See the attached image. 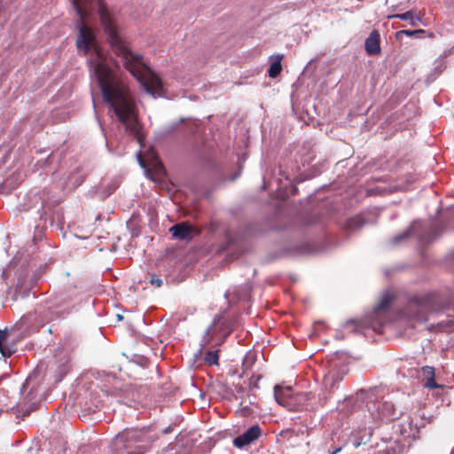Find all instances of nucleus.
Instances as JSON below:
<instances>
[{
	"mask_svg": "<svg viewBox=\"0 0 454 454\" xmlns=\"http://www.w3.org/2000/svg\"><path fill=\"white\" fill-rule=\"evenodd\" d=\"M88 1L71 0L72 5L79 16L76 47L83 56L91 51L88 60L90 71L97 79L104 101L114 110V114H137L138 108L135 98L128 86L109 67L107 57L98 44L93 30L84 22V19L88 15L86 10Z\"/></svg>",
	"mask_w": 454,
	"mask_h": 454,
	"instance_id": "obj_1",
	"label": "nucleus"
},
{
	"mask_svg": "<svg viewBox=\"0 0 454 454\" xmlns=\"http://www.w3.org/2000/svg\"><path fill=\"white\" fill-rule=\"evenodd\" d=\"M98 15L107 41L123 67L139 82L146 93L153 98L164 97L166 91L161 78L143 61L141 55L131 51L129 42L121 35L114 19L101 1L98 2Z\"/></svg>",
	"mask_w": 454,
	"mask_h": 454,
	"instance_id": "obj_2",
	"label": "nucleus"
},
{
	"mask_svg": "<svg viewBox=\"0 0 454 454\" xmlns=\"http://www.w3.org/2000/svg\"><path fill=\"white\" fill-rule=\"evenodd\" d=\"M442 311V307L436 294L417 293L407 298L405 305L400 309V317L409 327L414 328L427 322L431 315Z\"/></svg>",
	"mask_w": 454,
	"mask_h": 454,
	"instance_id": "obj_3",
	"label": "nucleus"
},
{
	"mask_svg": "<svg viewBox=\"0 0 454 454\" xmlns=\"http://www.w3.org/2000/svg\"><path fill=\"white\" fill-rule=\"evenodd\" d=\"M348 372L347 365L337 361L331 362L323 379V389L319 397L321 405H325L332 400H334L339 407L340 403L347 402L352 405H357L360 400L355 395L342 394L341 381Z\"/></svg>",
	"mask_w": 454,
	"mask_h": 454,
	"instance_id": "obj_4",
	"label": "nucleus"
},
{
	"mask_svg": "<svg viewBox=\"0 0 454 454\" xmlns=\"http://www.w3.org/2000/svg\"><path fill=\"white\" fill-rule=\"evenodd\" d=\"M385 387L374 386L368 389L361 388L356 392L357 406L365 403L371 418L374 421H394L401 416L391 401L384 400Z\"/></svg>",
	"mask_w": 454,
	"mask_h": 454,
	"instance_id": "obj_5",
	"label": "nucleus"
},
{
	"mask_svg": "<svg viewBox=\"0 0 454 454\" xmlns=\"http://www.w3.org/2000/svg\"><path fill=\"white\" fill-rule=\"evenodd\" d=\"M263 231L257 222L241 223L232 233H228L219 250L236 259L249 249L251 239L262 234Z\"/></svg>",
	"mask_w": 454,
	"mask_h": 454,
	"instance_id": "obj_6",
	"label": "nucleus"
},
{
	"mask_svg": "<svg viewBox=\"0 0 454 454\" xmlns=\"http://www.w3.org/2000/svg\"><path fill=\"white\" fill-rule=\"evenodd\" d=\"M442 230L438 223L431 220H414L409 227L390 239L393 246L401 245L411 237H415L420 245H427L435 239Z\"/></svg>",
	"mask_w": 454,
	"mask_h": 454,
	"instance_id": "obj_7",
	"label": "nucleus"
},
{
	"mask_svg": "<svg viewBox=\"0 0 454 454\" xmlns=\"http://www.w3.org/2000/svg\"><path fill=\"white\" fill-rule=\"evenodd\" d=\"M115 444L120 443L127 454H145L155 441L150 434V427L125 428L114 437Z\"/></svg>",
	"mask_w": 454,
	"mask_h": 454,
	"instance_id": "obj_8",
	"label": "nucleus"
},
{
	"mask_svg": "<svg viewBox=\"0 0 454 454\" xmlns=\"http://www.w3.org/2000/svg\"><path fill=\"white\" fill-rule=\"evenodd\" d=\"M227 309L215 315L203 335L210 340L212 348L220 347L234 330L233 320L226 317Z\"/></svg>",
	"mask_w": 454,
	"mask_h": 454,
	"instance_id": "obj_9",
	"label": "nucleus"
},
{
	"mask_svg": "<svg viewBox=\"0 0 454 454\" xmlns=\"http://www.w3.org/2000/svg\"><path fill=\"white\" fill-rule=\"evenodd\" d=\"M393 302V296L388 291H385L370 315L367 316V327L372 328L374 332L381 333L382 328L387 324V314L389 307Z\"/></svg>",
	"mask_w": 454,
	"mask_h": 454,
	"instance_id": "obj_10",
	"label": "nucleus"
},
{
	"mask_svg": "<svg viewBox=\"0 0 454 454\" xmlns=\"http://www.w3.org/2000/svg\"><path fill=\"white\" fill-rule=\"evenodd\" d=\"M110 117L119 128H123L126 133L136 138L140 147L144 146L145 136L138 115H110Z\"/></svg>",
	"mask_w": 454,
	"mask_h": 454,
	"instance_id": "obj_11",
	"label": "nucleus"
},
{
	"mask_svg": "<svg viewBox=\"0 0 454 454\" xmlns=\"http://www.w3.org/2000/svg\"><path fill=\"white\" fill-rule=\"evenodd\" d=\"M326 247L325 240L316 242L309 239L286 246L284 252L290 256L312 255L325 251Z\"/></svg>",
	"mask_w": 454,
	"mask_h": 454,
	"instance_id": "obj_12",
	"label": "nucleus"
},
{
	"mask_svg": "<svg viewBox=\"0 0 454 454\" xmlns=\"http://www.w3.org/2000/svg\"><path fill=\"white\" fill-rule=\"evenodd\" d=\"M40 278V273L35 272L32 276H28L26 272L20 271L17 278V284L15 288V297L21 299L29 296L31 290L37 284Z\"/></svg>",
	"mask_w": 454,
	"mask_h": 454,
	"instance_id": "obj_13",
	"label": "nucleus"
},
{
	"mask_svg": "<svg viewBox=\"0 0 454 454\" xmlns=\"http://www.w3.org/2000/svg\"><path fill=\"white\" fill-rule=\"evenodd\" d=\"M262 434V429L259 424H254L233 439V446L237 449H243L256 441Z\"/></svg>",
	"mask_w": 454,
	"mask_h": 454,
	"instance_id": "obj_14",
	"label": "nucleus"
},
{
	"mask_svg": "<svg viewBox=\"0 0 454 454\" xmlns=\"http://www.w3.org/2000/svg\"><path fill=\"white\" fill-rule=\"evenodd\" d=\"M372 431L371 428L361 429L351 434L347 441L346 445L352 449H358L360 447L363 449H367L369 445L376 443L372 442Z\"/></svg>",
	"mask_w": 454,
	"mask_h": 454,
	"instance_id": "obj_15",
	"label": "nucleus"
},
{
	"mask_svg": "<svg viewBox=\"0 0 454 454\" xmlns=\"http://www.w3.org/2000/svg\"><path fill=\"white\" fill-rule=\"evenodd\" d=\"M251 290L252 286L248 283L239 286H233L225 292L224 298L228 301L229 306H231L236 302L248 299Z\"/></svg>",
	"mask_w": 454,
	"mask_h": 454,
	"instance_id": "obj_16",
	"label": "nucleus"
},
{
	"mask_svg": "<svg viewBox=\"0 0 454 454\" xmlns=\"http://www.w3.org/2000/svg\"><path fill=\"white\" fill-rule=\"evenodd\" d=\"M394 429L395 433H399L404 440L415 441L419 438L420 426L411 419L406 422L395 425Z\"/></svg>",
	"mask_w": 454,
	"mask_h": 454,
	"instance_id": "obj_17",
	"label": "nucleus"
},
{
	"mask_svg": "<svg viewBox=\"0 0 454 454\" xmlns=\"http://www.w3.org/2000/svg\"><path fill=\"white\" fill-rule=\"evenodd\" d=\"M40 376V372L38 369L34 370L26 379L25 382L20 387V394L24 395L26 391H27V395L25 396L26 402L28 403L32 401L34 392L36 390V387L39 386L41 380L38 379Z\"/></svg>",
	"mask_w": 454,
	"mask_h": 454,
	"instance_id": "obj_18",
	"label": "nucleus"
},
{
	"mask_svg": "<svg viewBox=\"0 0 454 454\" xmlns=\"http://www.w3.org/2000/svg\"><path fill=\"white\" fill-rule=\"evenodd\" d=\"M173 238L182 241H191L195 234L194 228L187 223L174 224L169 228Z\"/></svg>",
	"mask_w": 454,
	"mask_h": 454,
	"instance_id": "obj_19",
	"label": "nucleus"
},
{
	"mask_svg": "<svg viewBox=\"0 0 454 454\" xmlns=\"http://www.w3.org/2000/svg\"><path fill=\"white\" fill-rule=\"evenodd\" d=\"M390 442L386 439H381V443L376 442L375 444H371L367 449H362L363 454H397L400 450Z\"/></svg>",
	"mask_w": 454,
	"mask_h": 454,
	"instance_id": "obj_20",
	"label": "nucleus"
},
{
	"mask_svg": "<svg viewBox=\"0 0 454 454\" xmlns=\"http://www.w3.org/2000/svg\"><path fill=\"white\" fill-rule=\"evenodd\" d=\"M364 50L370 56H378L381 53L380 35L378 30H372L365 39Z\"/></svg>",
	"mask_w": 454,
	"mask_h": 454,
	"instance_id": "obj_21",
	"label": "nucleus"
},
{
	"mask_svg": "<svg viewBox=\"0 0 454 454\" xmlns=\"http://www.w3.org/2000/svg\"><path fill=\"white\" fill-rule=\"evenodd\" d=\"M8 332L6 329L0 330V354L1 357H10L17 351L14 344H6Z\"/></svg>",
	"mask_w": 454,
	"mask_h": 454,
	"instance_id": "obj_22",
	"label": "nucleus"
},
{
	"mask_svg": "<svg viewBox=\"0 0 454 454\" xmlns=\"http://www.w3.org/2000/svg\"><path fill=\"white\" fill-rule=\"evenodd\" d=\"M425 375V387L428 388H437L440 386L434 380V368L432 366L426 365L422 368Z\"/></svg>",
	"mask_w": 454,
	"mask_h": 454,
	"instance_id": "obj_23",
	"label": "nucleus"
},
{
	"mask_svg": "<svg viewBox=\"0 0 454 454\" xmlns=\"http://www.w3.org/2000/svg\"><path fill=\"white\" fill-rule=\"evenodd\" d=\"M215 348H210L207 351H206L204 356V362L208 365H219V352L220 350Z\"/></svg>",
	"mask_w": 454,
	"mask_h": 454,
	"instance_id": "obj_24",
	"label": "nucleus"
},
{
	"mask_svg": "<svg viewBox=\"0 0 454 454\" xmlns=\"http://www.w3.org/2000/svg\"><path fill=\"white\" fill-rule=\"evenodd\" d=\"M350 328V332H356L357 331V323L356 320L354 319H349L348 321H346L342 326H341V329H339L336 331V333H335V339L337 340H342L344 339V333H343V330H348Z\"/></svg>",
	"mask_w": 454,
	"mask_h": 454,
	"instance_id": "obj_25",
	"label": "nucleus"
},
{
	"mask_svg": "<svg viewBox=\"0 0 454 454\" xmlns=\"http://www.w3.org/2000/svg\"><path fill=\"white\" fill-rule=\"evenodd\" d=\"M113 395L116 399L118 403L128 404L130 401L129 395V393L128 391V387H126L124 389L120 388H114L113 390Z\"/></svg>",
	"mask_w": 454,
	"mask_h": 454,
	"instance_id": "obj_26",
	"label": "nucleus"
},
{
	"mask_svg": "<svg viewBox=\"0 0 454 454\" xmlns=\"http://www.w3.org/2000/svg\"><path fill=\"white\" fill-rule=\"evenodd\" d=\"M47 219V213L45 210V203L42 201L39 207H36L35 221L38 222L36 227H40L41 223H45Z\"/></svg>",
	"mask_w": 454,
	"mask_h": 454,
	"instance_id": "obj_27",
	"label": "nucleus"
},
{
	"mask_svg": "<svg viewBox=\"0 0 454 454\" xmlns=\"http://www.w3.org/2000/svg\"><path fill=\"white\" fill-rule=\"evenodd\" d=\"M69 368L70 366L67 361H65L59 364L54 375L55 382H60L68 373Z\"/></svg>",
	"mask_w": 454,
	"mask_h": 454,
	"instance_id": "obj_28",
	"label": "nucleus"
},
{
	"mask_svg": "<svg viewBox=\"0 0 454 454\" xmlns=\"http://www.w3.org/2000/svg\"><path fill=\"white\" fill-rule=\"evenodd\" d=\"M393 17L400 19L402 20H408L410 24L412 26H416L418 24V21L420 20L419 17L414 15L413 11H408L404 13L394 15Z\"/></svg>",
	"mask_w": 454,
	"mask_h": 454,
	"instance_id": "obj_29",
	"label": "nucleus"
},
{
	"mask_svg": "<svg viewBox=\"0 0 454 454\" xmlns=\"http://www.w3.org/2000/svg\"><path fill=\"white\" fill-rule=\"evenodd\" d=\"M281 58L278 57V59L272 62L270 66V68L268 70L269 76L271 78H276L282 71V65H281Z\"/></svg>",
	"mask_w": 454,
	"mask_h": 454,
	"instance_id": "obj_30",
	"label": "nucleus"
},
{
	"mask_svg": "<svg viewBox=\"0 0 454 454\" xmlns=\"http://www.w3.org/2000/svg\"><path fill=\"white\" fill-rule=\"evenodd\" d=\"M299 122H302L305 125H311L313 127L321 126L319 120H316L313 115H294Z\"/></svg>",
	"mask_w": 454,
	"mask_h": 454,
	"instance_id": "obj_31",
	"label": "nucleus"
},
{
	"mask_svg": "<svg viewBox=\"0 0 454 454\" xmlns=\"http://www.w3.org/2000/svg\"><path fill=\"white\" fill-rule=\"evenodd\" d=\"M200 348L193 355V358L195 361L199 360L201 357L203 351L206 348H207V347L212 348V344L210 343V340H207V338H205L204 335H202V337L200 339Z\"/></svg>",
	"mask_w": 454,
	"mask_h": 454,
	"instance_id": "obj_32",
	"label": "nucleus"
},
{
	"mask_svg": "<svg viewBox=\"0 0 454 454\" xmlns=\"http://www.w3.org/2000/svg\"><path fill=\"white\" fill-rule=\"evenodd\" d=\"M51 308H56L57 314H62L64 312H67L70 309L69 303L66 302L64 299L59 300V301H56L52 303Z\"/></svg>",
	"mask_w": 454,
	"mask_h": 454,
	"instance_id": "obj_33",
	"label": "nucleus"
},
{
	"mask_svg": "<svg viewBox=\"0 0 454 454\" xmlns=\"http://www.w3.org/2000/svg\"><path fill=\"white\" fill-rule=\"evenodd\" d=\"M148 281L152 286H156L157 287H160L163 283L162 278L154 273L148 274Z\"/></svg>",
	"mask_w": 454,
	"mask_h": 454,
	"instance_id": "obj_34",
	"label": "nucleus"
},
{
	"mask_svg": "<svg viewBox=\"0 0 454 454\" xmlns=\"http://www.w3.org/2000/svg\"><path fill=\"white\" fill-rule=\"evenodd\" d=\"M117 187L118 185L115 183L110 184L105 187L103 190L102 199L105 200L109 197L117 189Z\"/></svg>",
	"mask_w": 454,
	"mask_h": 454,
	"instance_id": "obj_35",
	"label": "nucleus"
},
{
	"mask_svg": "<svg viewBox=\"0 0 454 454\" xmlns=\"http://www.w3.org/2000/svg\"><path fill=\"white\" fill-rule=\"evenodd\" d=\"M397 115H388L385 121L383 122L382 129H388L392 127H395L396 125V117Z\"/></svg>",
	"mask_w": 454,
	"mask_h": 454,
	"instance_id": "obj_36",
	"label": "nucleus"
},
{
	"mask_svg": "<svg viewBox=\"0 0 454 454\" xmlns=\"http://www.w3.org/2000/svg\"><path fill=\"white\" fill-rule=\"evenodd\" d=\"M424 33L423 29H417V30H401L396 33V36L398 37L400 35H405L407 36H412L416 34Z\"/></svg>",
	"mask_w": 454,
	"mask_h": 454,
	"instance_id": "obj_37",
	"label": "nucleus"
},
{
	"mask_svg": "<svg viewBox=\"0 0 454 454\" xmlns=\"http://www.w3.org/2000/svg\"><path fill=\"white\" fill-rule=\"evenodd\" d=\"M261 378H262L261 375L253 376L250 379L251 382H250L249 387H252V388H259L258 381L261 380Z\"/></svg>",
	"mask_w": 454,
	"mask_h": 454,
	"instance_id": "obj_38",
	"label": "nucleus"
},
{
	"mask_svg": "<svg viewBox=\"0 0 454 454\" xmlns=\"http://www.w3.org/2000/svg\"><path fill=\"white\" fill-rule=\"evenodd\" d=\"M36 407H37L36 403H29L28 407L23 409V416L24 417L28 416L32 411L36 409Z\"/></svg>",
	"mask_w": 454,
	"mask_h": 454,
	"instance_id": "obj_39",
	"label": "nucleus"
},
{
	"mask_svg": "<svg viewBox=\"0 0 454 454\" xmlns=\"http://www.w3.org/2000/svg\"><path fill=\"white\" fill-rule=\"evenodd\" d=\"M137 162H138V164H139L140 168H143V169H145V172H147V171H148V168H147V167H146L145 162L144 161V160H143V159H142V157H141V151H138V152L137 153Z\"/></svg>",
	"mask_w": 454,
	"mask_h": 454,
	"instance_id": "obj_40",
	"label": "nucleus"
},
{
	"mask_svg": "<svg viewBox=\"0 0 454 454\" xmlns=\"http://www.w3.org/2000/svg\"><path fill=\"white\" fill-rule=\"evenodd\" d=\"M135 357L137 358V360H134L137 364L145 367V364L147 363V359L143 356H139V355H135Z\"/></svg>",
	"mask_w": 454,
	"mask_h": 454,
	"instance_id": "obj_41",
	"label": "nucleus"
},
{
	"mask_svg": "<svg viewBox=\"0 0 454 454\" xmlns=\"http://www.w3.org/2000/svg\"><path fill=\"white\" fill-rule=\"evenodd\" d=\"M274 397H275L276 402H277L278 404H280V405H282V406H284V405H285L284 401L281 399V397H280L279 394L278 393V386H275V387H274Z\"/></svg>",
	"mask_w": 454,
	"mask_h": 454,
	"instance_id": "obj_42",
	"label": "nucleus"
},
{
	"mask_svg": "<svg viewBox=\"0 0 454 454\" xmlns=\"http://www.w3.org/2000/svg\"><path fill=\"white\" fill-rule=\"evenodd\" d=\"M234 387H235V391H236V393H237V394L234 395V398H235L236 400H238V398H239V397H238V395H241V394H243V393L245 392V387H242L241 385H235Z\"/></svg>",
	"mask_w": 454,
	"mask_h": 454,
	"instance_id": "obj_43",
	"label": "nucleus"
},
{
	"mask_svg": "<svg viewBox=\"0 0 454 454\" xmlns=\"http://www.w3.org/2000/svg\"><path fill=\"white\" fill-rule=\"evenodd\" d=\"M279 175L282 176L286 180H291L292 176L288 173H286L285 170L282 169V167H279Z\"/></svg>",
	"mask_w": 454,
	"mask_h": 454,
	"instance_id": "obj_44",
	"label": "nucleus"
},
{
	"mask_svg": "<svg viewBox=\"0 0 454 454\" xmlns=\"http://www.w3.org/2000/svg\"><path fill=\"white\" fill-rule=\"evenodd\" d=\"M313 160H314L313 156H309L308 158H302L301 159L302 165L304 166L305 164H309Z\"/></svg>",
	"mask_w": 454,
	"mask_h": 454,
	"instance_id": "obj_45",
	"label": "nucleus"
},
{
	"mask_svg": "<svg viewBox=\"0 0 454 454\" xmlns=\"http://www.w3.org/2000/svg\"><path fill=\"white\" fill-rule=\"evenodd\" d=\"M322 240H325V241L326 246H327V247H326V249L328 248V247H331V239H329V244H328V242H327V239H326V234H325V233H324V234H323L322 238H321V239H320V240H318L317 242H320V241H322Z\"/></svg>",
	"mask_w": 454,
	"mask_h": 454,
	"instance_id": "obj_46",
	"label": "nucleus"
},
{
	"mask_svg": "<svg viewBox=\"0 0 454 454\" xmlns=\"http://www.w3.org/2000/svg\"><path fill=\"white\" fill-rule=\"evenodd\" d=\"M312 145H313V144H312V142H311V141H305V142L303 143V148H304V149L310 150V149H311V147H312Z\"/></svg>",
	"mask_w": 454,
	"mask_h": 454,
	"instance_id": "obj_47",
	"label": "nucleus"
},
{
	"mask_svg": "<svg viewBox=\"0 0 454 454\" xmlns=\"http://www.w3.org/2000/svg\"><path fill=\"white\" fill-rule=\"evenodd\" d=\"M172 430H173L172 427L168 426V427H165L164 429H162V433L167 434L171 433Z\"/></svg>",
	"mask_w": 454,
	"mask_h": 454,
	"instance_id": "obj_48",
	"label": "nucleus"
},
{
	"mask_svg": "<svg viewBox=\"0 0 454 454\" xmlns=\"http://www.w3.org/2000/svg\"><path fill=\"white\" fill-rule=\"evenodd\" d=\"M242 411H243V413L245 415H247V414L250 413L251 410H250V408L248 406H245V407L242 408Z\"/></svg>",
	"mask_w": 454,
	"mask_h": 454,
	"instance_id": "obj_49",
	"label": "nucleus"
},
{
	"mask_svg": "<svg viewBox=\"0 0 454 454\" xmlns=\"http://www.w3.org/2000/svg\"><path fill=\"white\" fill-rule=\"evenodd\" d=\"M340 451H341V448L339 447V448L334 449L333 451H329V454H338Z\"/></svg>",
	"mask_w": 454,
	"mask_h": 454,
	"instance_id": "obj_50",
	"label": "nucleus"
},
{
	"mask_svg": "<svg viewBox=\"0 0 454 454\" xmlns=\"http://www.w3.org/2000/svg\"><path fill=\"white\" fill-rule=\"evenodd\" d=\"M99 116H100V115H98V114H96V115H95V117H96V120H97L98 123L99 125H101V120H100Z\"/></svg>",
	"mask_w": 454,
	"mask_h": 454,
	"instance_id": "obj_51",
	"label": "nucleus"
},
{
	"mask_svg": "<svg viewBox=\"0 0 454 454\" xmlns=\"http://www.w3.org/2000/svg\"><path fill=\"white\" fill-rule=\"evenodd\" d=\"M116 317H117V320H118V321H121V320L124 318V317H123V316H122V315H120V314H118V315L116 316Z\"/></svg>",
	"mask_w": 454,
	"mask_h": 454,
	"instance_id": "obj_52",
	"label": "nucleus"
},
{
	"mask_svg": "<svg viewBox=\"0 0 454 454\" xmlns=\"http://www.w3.org/2000/svg\"><path fill=\"white\" fill-rule=\"evenodd\" d=\"M262 189H266V183H265V180H263V183L262 184Z\"/></svg>",
	"mask_w": 454,
	"mask_h": 454,
	"instance_id": "obj_53",
	"label": "nucleus"
},
{
	"mask_svg": "<svg viewBox=\"0 0 454 454\" xmlns=\"http://www.w3.org/2000/svg\"><path fill=\"white\" fill-rule=\"evenodd\" d=\"M83 179L77 180V185H80L82 183Z\"/></svg>",
	"mask_w": 454,
	"mask_h": 454,
	"instance_id": "obj_54",
	"label": "nucleus"
},
{
	"mask_svg": "<svg viewBox=\"0 0 454 454\" xmlns=\"http://www.w3.org/2000/svg\"><path fill=\"white\" fill-rule=\"evenodd\" d=\"M83 179L77 180V185H80L82 183Z\"/></svg>",
	"mask_w": 454,
	"mask_h": 454,
	"instance_id": "obj_55",
	"label": "nucleus"
},
{
	"mask_svg": "<svg viewBox=\"0 0 454 454\" xmlns=\"http://www.w3.org/2000/svg\"><path fill=\"white\" fill-rule=\"evenodd\" d=\"M2 380V377H0V380Z\"/></svg>",
	"mask_w": 454,
	"mask_h": 454,
	"instance_id": "obj_56",
	"label": "nucleus"
}]
</instances>
